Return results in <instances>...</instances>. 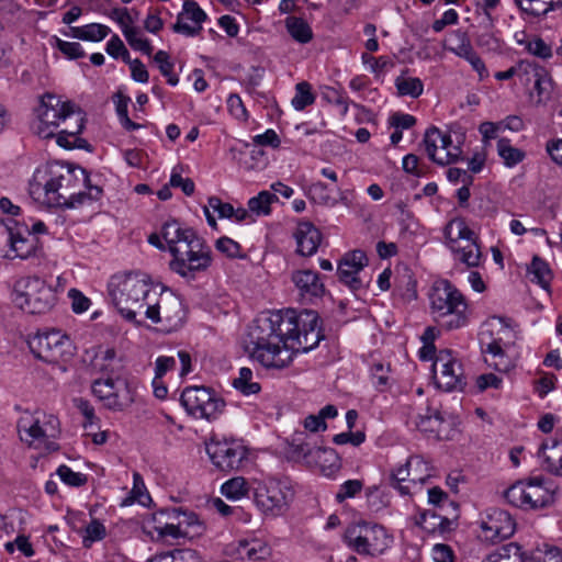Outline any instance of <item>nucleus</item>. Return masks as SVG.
<instances>
[{
    "mask_svg": "<svg viewBox=\"0 0 562 562\" xmlns=\"http://www.w3.org/2000/svg\"><path fill=\"white\" fill-rule=\"evenodd\" d=\"M29 194L44 207H76L99 200L102 189L89 183L83 169L49 162L35 169Z\"/></svg>",
    "mask_w": 562,
    "mask_h": 562,
    "instance_id": "2",
    "label": "nucleus"
},
{
    "mask_svg": "<svg viewBox=\"0 0 562 562\" xmlns=\"http://www.w3.org/2000/svg\"><path fill=\"white\" fill-rule=\"evenodd\" d=\"M183 317L182 303L170 292L159 291L156 286L154 293L149 295V305L146 308L144 319L150 322L165 323L170 327L180 325Z\"/></svg>",
    "mask_w": 562,
    "mask_h": 562,
    "instance_id": "19",
    "label": "nucleus"
},
{
    "mask_svg": "<svg viewBox=\"0 0 562 562\" xmlns=\"http://www.w3.org/2000/svg\"><path fill=\"white\" fill-rule=\"evenodd\" d=\"M56 474L63 483L71 487H80L88 481L86 474L72 471L68 465L61 464L57 468Z\"/></svg>",
    "mask_w": 562,
    "mask_h": 562,
    "instance_id": "54",
    "label": "nucleus"
},
{
    "mask_svg": "<svg viewBox=\"0 0 562 562\" xmlns=\"http://www.w3.org/2000/svg\"><path fill=\"white\" fill-rule=\"evenodd\" d=\"M105 52L114 59L121 58L123 61H130V52L117 34H113L108 41Z\"/></svg>",
    "mask_w": 562,
    "mask_h": 562,
    "instance_id": "56",
    "label": "nucleus"
},
{
    "mask_svg": "<svg viewBox=\"0 0 562 562\" xmlns=\"http://www.w3.org/2000/svg\"><path fill=\"white\" fill-rule=\"evenodd\" d=\"M485 362L488 367L494 368L498 372H507L513 368L512 359L506 355L501 340L494 339L483 348Z\"/></svg>",
    "mask_w": 562,
    "mask_h": 562,
    "instance_id": "28",
    "label": "nucleus"
},
{
    "mask_svg": "<svg viewBox=\"0 0 562 562\" xmlns=\"http://www.w3.org/2000/svg\"><path fill=\"white\" fill-rule=\"evenodd\" d=\"M526 276L531 282L538 284L544 290L550 288L553 277L549 263L539 256L532 257L531 262L527 266Z\"/></svg>",
    "mask_w": 562,
    "mask_h": 562,
    "instance_id": "33",
    "label": "nucleus"
},
{
    "mask_svg": "<svg viewBox=\"0 0 562 562\" xmlns=\"http://www.w3.org/2000/svg\"><path fill=\"white\" fill-rule=\"evenodd\" d=\"M105 536V526L100 520L92 519L83 530L82 544L85 548H90L94 542L104 539Z\"/></svg>",
    "mask_w": 562,
    "mask_h": 562,
    "instance_id": "51",
    "label": "nucleus"
},
{
    "mask_svg": "<svg viewBox=\"0 0 562 562\" xmlns=\"http://www.w3.org/2000/svg\"><path fill=\"white\" fill-rule=\"evenodd\" d=\"M9 250L4 254L8 259H27L35 255L38 247V238L32 235L27 228L9 231Z\"/></svg>",
    "mask_w": 562,
    "mask_h": 562,
    "instance_id": "24",
    "label": "nucleus"
},
{
    "mask_svg": "<svg viewBox=\"0 0 562 562\" xmlns=\"http://www.w3.org/2000/svg\"><path fill=\"white\" fill-rule=\"evenodd\" d=\"M173 517L178 522L180 536H182V538L193 539L194 537L200 536L204 530L203 524L193 512L173 509Z\"/></svg>",
    "mask_w": 562,
    "mask_h": 562,
    "instance_id": "31",
    "label": "nucleus"
},
{
    "mask_svg": "<svg viewBox=\"0 0 562 562\" xmlns=\"http://www.w3.org/2000/svg\"><path fill=\"white\" fill-rule=\"evenodd\" d=\"M181 404L186 412L196 419L215 420L224 412V400L212 389L189 386L181 394Z\"/></svg>",
    "mask_w": 562,
    "mask_h": 562,
    "instance_id": "13",
    "label": "nucleus"
},
{
    "mask_svg": "<svg viewBox=\"0 0 562 562\" xmlns=\"http://www.w3.org/2000/svg\"><path fill=\"white\" fill-rule=\"evenodd\" d=\"M233 386L244 395L257 394L260 391V384L254 381V373L249 368L239 369L238 376L234 379Z\"/></svg>",
    "mask_w": 562,
    "mask_h": 562,
    "instance_id": "44",
    "label": "nucleus"
},
{
    "mask_svg": "<svg viewBox=\"0 0 562 562\" xmlns=\"http://www.w3.org/2000/svg\"><path fill=\"white\" fill-rule=\"evenodd\" d=\"M368 265V258L362 250L347 252L338 263L337 273L340 282L356 291L362 288L359 273Z\"/></svg>",
    "mask_w": 562,
    "mask_h": 562,
    "instance_id": "22",
    "label": "nucleus"
},
{
    "mask_svg": "<svg viewBox=\"0 0 562 562\" xmlns=\"http://www.w3.org/2000/svg\"><path fill=\"white\" fill-rule=\"evenodd\" d=\"M68 296L71 300V308L75 313L81 314L89 310L91 301L86 295H83L79 290L70 289L68 292Z\"/></svg>",
    "mask_w": 562,
    "mask_h": 562,
    "instance_id": "62",
    "label": "nucleus"
},
{
    "mask_svg": "<svg viewBox=\"0 0 562 562\" xmlns=\"http://www.w3.org/2000/svg\"><path fill=\"white\" fill-rule=\"evenodd\" d=\"M75 406L85 417L83 427L86 429L92 428L98 424V417L95 416L93 406L89 403V401L85 398H75Z\"/></svg>",
    "mask_w": 562,
    "mask_h": 562,
    "instance_id": "58",
    "label": "nucleus"
},
{
    "mask_svg": "<svg viewBox=\"0 0 562 562\" xmlns=\"http://www.w3.org/2000/svg\"><path fill=\"white\" fill-rule=\"evenodd\" d=\"M113 18L120 25L123 35L126 34L130 30H134L137 26L134 25L135 20L126 8L116 9L113 11Z\"/></svg>",
    "mask_w": 562,
    "mask_h": 562,
    "instance_id": "63",
    "label": "nucleus"
},
{
    "mask_svg": "<svg viewBox=\"0 0 562 562\" xmlns=\"http://www.w3.org/2000/svg\"><path fill=\"white\" fill-rule=\"evenodd\" d=\"M432 373L437 387L446 392L462 391L465 385L462 364L449 349L438 352L432 363Z\"/></svg>",
    "mask_w": 562,
    "mask_h": 562,
    "instance_id": "18",
    "label": "nucleus"
},
{
    "mask_svg": "<svg viewBox=\"0 0 562 562\" xmlns=\"http://www.w3.org/2000/svg\"><path fill=\"white\" fill-rule=\"evenodd\" d=\"M206 20V13L195 1H186L182 11L178 14L172 29L176 33L186 36H195L202 30V23Z\"/></svg>",
    "mask_w": 562,
    "mask_h": 562,
    "instance_id": "23",
    "label": "nucleus"
},
{
    "mask_svg": "<svg viewBox=\"0 0 562 562\" xmlns=\"http://www.w3.org/2000/svg\"><path fill=\"white\" fill-rule=\"evenodd\" d=\"M221 492L226 498L232 501H238L248 494L249 485L244 477L236 476L226 481L222 485Z\"/></svg>",
    "mask_w": 562,
    "mask_h": 562,
    "instance_id": "47",
    "label": "nucleus"
},
{
    "mask_svg": "<svg viewBox=\"0 0 562 562\" xmlns=\"http://www.w3.org/2000/svg\"><path fill=\"white\" fill-rule=\"evenodd\" d=\"M319 94L325 102L337 105L342 115L348 113L350 101L342 90L324 85L319 87Z\"/></svg>",
    "mask_w": 562,
    "mask_h": 562,
    "instance_id": "43",
    "label": "nucleus"
},
{
    "mask_svg": "<svg viewBox=\"0 0 562 562\" xmlns=\"http://www.w3.org/2000/svg\"><path fill=\"white\" fill-rule=\"evenodd\" d=\"M236 553L241 560L260 561L271 554V548L259 539L240 540Z\"/></svg>",
    "mask_w": 562,
    "mask_h": 562,
    "instance_id": "29",
    "label": "nucleus"
},
{
    "mask_svg": "<svg viewBox=\"0 0 562 562\" xmlns=\"http://www.w3.org/2000/svg\"><path fill=\"white\" fill-rule=\"evenodd\" d=\"M296 252L304 257L313 256L322 241V234L311 222H300L293 233Z\"/></svg>",
    "mask_w": 562,
    "mask_h": 562,
    "instance_id": "25",
    "label": "nucleus"
},
{
    "mask_svg": "<svg viewBox=\"0 0 562 562\" xmlns=\"http://www.w3.org/2000/svg\"><path fill=\"white\" fill-rule=\"evenodd\" d=\"M124 34L126 42L128 45L137 52H140L144 55L150 56L153 53V46L147 37L144 36L143 32L139 27L134 30L126 31Z\"/></svg>",
    "mask_w": 562,
    "mask_h": 562,
    "instance_id": "52",
    "label": "nucleus"
},
{
    "mask_svg": "<svg viewBox=\"0 0 562 562\" xmlns=\"http://www.w3.org/2000/svg\"><path fill=\"white\" fill-rule=\"evenodd\" d=\"M363 66L374 75L375 78L382 77L385 72L394 67V61L389 56L374 57L369 53L361 54Z\"/></svg>",
    "mask_w": 562,
    "mask_h": 562,
    "instance_id": "40",
    "label": "nucleus"
},
{
    "mask_svg": "<svg viewBox=\"0 0 562 562\" xmlns=\"http://www.w3.org/2000/svg\"><path fill=\"white\" fill-rule=\"evenodd\" d=\"M483 562H522L521 548L510 542L490 553Z\"/></svg>",
    "mask_w": 562,
    "mask_h": 562,
    "instance_id": "39",
    "label": "nucleus"
},
{
    "mask_svg": "<svg viewBox=\"0 0 562 562\" xmlns=\"http://www.w3.org/2000/svg\"><path fill=\"white\" fill-rule=\"evenodd\" d=\"M535 78V90L537 91L538 101L542 102L550 97L551 78L541 68H532Z\"/></svg>",
    "mask_w": 562,
    "mask_h": 562,
    "instance_id": "55",
    "label": "nucleus"
},
{
    "mask_svg": "<svg viewBox=\"0 0 562 562\" xmlns=\"http://www.w3.org/2000/svg\"><path fill=\"white\" fill-rule=\"evenodd\" d=\"M291 451L297 458L315 462L322 467L325 475H330L339 468V460L334 449L317 445L315 436L306 431H295L291 440Z\"/></svg>",
    "mask_w": 562,
    "mask_h": 562,
    "instance_id": "16",
    "label": "nucleus"
},
{
    "mask_svg": "<svg viewBox=\"0 0 562 562\" xmlns=\"http://www.w3.org/2000/svg\"><path fill=\"white\" fill-rule=\"evenodd\" d=\"M415 425L422 432L435 436L436 438H443L445 420L441 414L434 409H427L425 415H418Z\"/></svg>",
    "mask_w": 562,
    "mask_h": 562,
    "instance_id": "34",
    "label": "nucleus"
},
{
    "mask_svg": "<svg viewBox=\"0 0 562 562\" xmlns=\"http://www.w3.org/2000/svg\"><path fill=\"white\" fill-rule=\"evenodd\" d=\"M446 245L453 255L454 260L469 268L481 265L482 252L476 234L469 227L465 220L456 217L449 221L443 231Z\"/></svg>",
    "mask_w": 562,
    "mask_h": 562,
    "instance_id": "10",
    "label": "nucleus"
},
{
    "mask_svg": "<svg viewBox=\"0 0 562 562\" xmlns=\"http://www.w3.org/2000/svg\"><path fill=\"white\" fill-rule=\"evenodd\" d=\"M92 367L103 373L113 374L121 368V359L113 348H100L94 356Z\"/></svg>",
    "mask_w": 562,
    "mask_h": 562,
    "instance_id": "35",
    "label": "nucleus"
},
{
    "mask_svg": "<svg viewBox=\"0 0 562 562\" xmlns=\"http://www.w3.org/2000/svg\"><path fill=\"white\" fill-rule=\"evenodd\" d=\"M111 33L108 25L101 23H89L81 26H72L69 33H64L77 40L86 42H101Z\"/></svg>",
    "mask_w": 562,
    "mask_h": 562,
    "instance_id": "32",
    "label": "nucleus"
},
{
    "mask_svg": "<svg viewBox=\"0 0 562 562\" xmlns=\"http://www.w3.org/2000/svg\"><path fill=\"white\" fill-rule=\"evenodd\" d=\"M555 492L547 485L543 479L535 477L528 481H518L505 492V498L515 507L524 509H538L554 502Z\"/></svg>",
    "mask_w": 562,
    "mask_h": 562,
    "instance_id": "12",
    "label": "nucleus"
},
{
    "mask_svg": "<svg viewBox=\"0 0 562 562\" xmlns=\"http://www.w3.org/2000/svg\"><path fill=\"white\" fill-rule=\"evenodd\" d=\"M151 502L150 495L146 488L144 480L138 472L133 473V487L128 496L122 502L123 506L138 503L143 506H147Z\"/></svg>",
    "mask_w": 562,
    "mask_h": 562,
    "instance_id": "38",
    "label": "nucleus"
},
{
    "mask_svg": "<svg viewBox=\"0 0 562 562\" xmlns=\"http://www.w3.org/2000/svg\"><path fill=\"white\" fill-rule=\"evenodd\" d=\"M291 279L300 295L305 300L321 297L325 293V285L316 271L297 270L292 273Z\"/></svg>",
    "mask_w": 562,
    "mask_h": 562,
    "instance_id": "26",
    "label": "nucleus"
},
{
    "mask_svg": "<svg viewBox=\"0 0 562 562\" xmlns=\"http://www.w3.org/2000/svg\"><path fill=\"white\" fill-rule=\"evenodd\" d=\"M496 150L504 166L507 168L516 167L526 157V153L514 147L510 140L506 137H502L497 140Z\"/></svg>",
    "mask_w": 562,
    "mask_h": 562,
    "instance_id": "36",
    "label": "nucleus"
},
{
    "mask_svg": "<svg viewBox=\"0 0 562 562\" xmlns=\"http://www.w3.org/2000/svg\"><path fill=\"white\" fill-rule=\"evenodd\" d=\"M346 544L360 555L378 557L393 544V536L379 524L359 521L347 527Z\"/></svg>",
    "mask_w": 562,
    "mask_h": 562,
    "instance_id": "9",
    "label": "nucleus"
},
{
    "mask_svg": "<svg viewBox=\"0 0 562 562\" xmlns=\"http://www.w3.org/2000/svg\"><path fill=\"white\" fill-rule=\"evenodd\" d=\"M49 43L68 59H79L86 55L83 47L78 42H67L57 36H52Z\"/></svg>",
    "mask_w": 562,
    "mask_h": 562,
    "instance_id": "50",
    "label": "nucleus"
},
{
    "mask_svg": "<svg viewBox=\"0 0 562 562\" xmlns=\"http://www.w3.org/2000/svg\"><path fill=\"white\" fill-rule=\"evenodd\" d=\"M250 357L267 369H284L299 352H308L323 338L315 311L286 310L261 315L249 331Z\"/></svg>",
    "mask_w": 562,
    "mask_h": 562,
    "instance_id": "1",
    "label": "nucleus"
},
{
    "mask_svg": "<svg viewBox=\"0 0 562 562\" xmlns=\"http://www.w3.org/2000/svg\"><path fill=\"white\" fill-rule=\"evenodd\" d=\"M293 496V488L288 481L269 477L258 483L255 503L262 513L278 516L288 508Z\"/></svg>",
    "mask_w": 562,
    "mask_h": 562,
    "instance_id": "14",
    "label": "nucleus"
},
{
    "mask_svg": "<svg viewBox=\"0 0 562 562\" xmlns=\"http://www.w3.org/2000/svg\"><path fill=\"white\" fill-rule=\"evenodd\" d=\"M424 144L428 157L441 166L457 161L462 154L461 147L452 142L451 135L435 126L426 131Z\"/></svg>",
    "mask_w": 562,
    "mask_h": 562,
    "instance_id": "20",
    "label": "nucleus"
},
{
    "mask_svg": "<svg viewBox=\"0 0 562 562\" xmlns=\"http://www.w3.org/2000/svg\"><path fill=\"white\" fill-rule=\"evenodd\" d=\"M285 27L291 37L301 44H306L313 38V31L308 23L299 16H288Z\"/></svg>",
    "mask_w": 562,
    "mask_h": 562,
    "instance_id": "37",
    "label": "nucleus"
},
{
    "mask_svg": "<svg viewBox=\"0 0 562 562\" xmlns=\"http://www.w3.org/2000/svg\"><path fill=\"white\" fill-rule=\"evenodd\" d=\"M411 473L408 462L401 464L393 469L391 473V485L396 488L402 495H408L414 486L411 484Z\"/></svg>",
    "mask_w": 562,
    "mask_h": 562,
    "instance_id": "42",
    "label": "nucleus"
},
{
    "mask_svg": "<svg viewBox=\"0 0 562 562\" xmlns=\"http://www.w3.org/2000/svg\"><path fill=\"white\" fill-rule=\"evenodd\" d=\"M278 201V196L270 191H261L249 199L248 209L252 215L266 216L270 214L271 204Z\"/></svg>",
    "mask_w": 562,
    "mask_h": 562,
    "instance_id": "41",
    "label": "nucleus"
},
{
    "mask_svg": "<svg viewBox=\"0 0 562 562\" xmlns=\"http://www.w3.org/2000/svg\"><path fill=\"white\" fill-rule=\"evenodd\" d=\"M395 87L400 95L418 98L424 91V83L417 77L400 76L395 79Z\"/></svg>",
    "mask_w": 562,
    "mask_h": 562,
    "instance_id": "48",
    "label": "nucleus"
},
{
    "mask_svg": "<svg viewBox=\"0 0 562 562\" xmlns=\"http://www.w3.org/2000/svg\"><path fill=\"white\" fill-rule=\"evenodd\" d=\"M85 127L82 112L69 100L45 93L36 108L34 133L41 138L56 136V143L66 149L85 148L87 142L80 134Z\"/></svg>",
    "mask_w": 562,
    "mask_h": 562,
    "instance_id": "3",
    "label": "nucleus"
},
{
    "mask_svg": "<svg viewBox=\"0 0 562 562\" xmlns=\"http://www.w3.org/2000/svg\"><path fill=\"white\" fill-rule=\"evenodd\" d=\"M542 468L555 475L562 476V442L555 439L544 441L538 451Z\"/></svg>",
    "mask_w": 562,
    "mask_h": 562,
    "instance_id": "27",
    "label": "nucleus"
},
{
    "mask_svg": "<svg viewBox=\"0 0 562 562\" xmlns=\"http://www.w3.org/2000/svg\"><path fill=\"white\" fill-rule=\"evenodd\" d=\"M159 235H150L149 244L159 249H168L172 256L170 269L183 278H194L198 272L205 271L212 263L211 248L190 228H182L176 222H167Z\"/></svg>",
    "mask_w": 562,
    "mask_h": 562,
    "instance_id": "4",
    "label": "nucleus"
},
{
    "mask_svg": "<svg viewBox=\"0 0 562 562\" xmlns=\"http://www.w3.org/2000/svg\"><path fill=\"white\" fill-rule=\"evenodd\" d=\"M209 205L213 213H217L221 218H233L234 206L229 203L223 202L217 196H211L209 199Z\"/></svg>",
    "mask_w": 562,
    "mask_h": 562,
    "instance_id": "64",
    "label": "nucleus"
},
{
    "mask_svg": "<svg viewBox=\"0 0 562 562\" xmlns=\"http://www.w3.org/2000/svg\"><path fill=\"white\" fill-rule=\"evenodd\" d=\"M92 394L102 405L111 411H124L134 402V391L122 378H106L93 381Z\"/></svg>",
    "mask_w": 562,
    "mask_h": 562,
    "instance_id": "17",
    "label": "nucleus"
},
{
    "mask_svg": "<svg viewBox=\"0 0 562 562\" xmlns=\"http://www.w3.org/2000/svg\"><path fill=\"white\" fill-rule=\"evenodd\" d=\"M315 102V95L308 82L302 81L295 86V95L291 103L296 111H302Z\"/></svg>",
    "mask_w": 562,
    "mask_h": 562,
    "instance_id": "49",
    "label": "nucleus"
},
{
    "mask_svg": "<svg viewBox=\"0 0 562 562\" xmlns=\"http://www.w3.org/2000/svg\"><path fill=\"white\" fill-rule=\"evenodd\" d=\"M216 249L229 258L240 257V245L228 237H221L216 240Z\"/></svg>",
    "mask_w": 562,
    "mask_h": 562,
    "instance_id": "61",
    "label": "nucleus"
},
{
    "mask_svg": "<svg viewBox=\"0 0 562 562\" xmlns=\"http://www.w3.org/2000/svg\"><path fill=\"white\" fill-rule=\"evenodd\" d=\"M21 441L29 447L50 452L58 449L59 420L52 414L43 412H22L16 424Z\"/></svg>",
    "mask_w": 562,
    "mask_h": 562,
    "instance_id": "7",
    "label": "nucleus"
},
{
    "mask_svg": "<svg viewBox=\"0 0 562 562\" xmlns=\"http://www.w3.org/2000/svg\"><path fill=\"white\" fill-rule=\"evenodd\" d=\"M169 183L171 187L181 188L186 195H191L194 192V182L190 178L181 176V167L179 166L172 169Z\"/></svg>",
    "mask_w": 562,
    "mask_h": 562,
    "instance_id": "59",
    "label": "nucleus"
},
{
    "mask_svg": "<svg viewBox=\"0 0 562 562\" xmlns=\"http://www.w3.org/2000/svg\"><path fill=\"white\" fill-rule=\"evenodd\" d=\"M432 319L447 330L468 326L471 308L465 296L448 280L436 281L428 294Z\"/></svg>",
    "mask_w": 562,
    "mask_h": 562,
    "instance_id": "6",
    "label": "nucleus"
},
{
    "mask_svg": "<svg viewBox=\"0 0 562 562\" xmlns=\"http://www.w3.org/2000/svg\"><path fill=\"white\" fill-rule=\"evenodd\" d=\"M155 63L164 77L167 78V82L170 86H177L179 78L173 74V64L170 61L169 55L165 50H158L154 56Z\"/></svg>",
    "mask_w": 562,
    "mask_h": 562,
    "instance_id": "53",
    "label": "nucleus"
},
{
    "mask_svg": "<svg viewBox=\"0 0 562 562\" xmlns=\"http://www.w3.org/2000/svg\"><path fill=\"white\" fill-rule=\"evenodd\" d=\"M32 352L46 362L66 361L74 355L70 338L57 329L38 331L29 340Z\"/></svg>",
    "mask_w": 562,
    "mask_h": 562,
    "instance_id": "15",
    "label": "nucleus"
},
{
    "mask_svg": "<svg viewBox=\"0 0 562 562\" xmlns=\"http://www.w3.org/2000/svg\"><path fill=\"white\" fill-rule=\"evenodd\" d=\"M11 301L30 314H42L49 311L56 301L54 290L41 278L26 276L16 279L11 290Z\"/></svg>",
    "mask_w": 562,
    "mask_h": 562,
    "instance_id": "8",
    "label": "nucleus"
},
{
    "mask_svg": "<svg viewBox=\"0 0 562 562\" xmlns=\"http://www.w3.org/2000/svg\"><path fill=\"white\" fill-rule=\"evenodd\" d=\"M480 537L490 542H496L512 537L515 532L516 524L512 516L499 508L486 510L482 517Z\"/></svg>",
    "mask_w": 562,
    "mask_h": 562,
    "instance_id": "21",
    "label": "nucleus"
},
{
    "mask_svg": "<svg viewBox=\"0 0 562 562\" xmlns=\"http://www.w3.org/2000/svg\"><path fill=\"white\" fill-rule=\"evenodd\" d=\"M409 473H411V484L416 487L417 485H422L426 482V480L430 476V469L428 463L418 456H413L407 459Z\"/></svg>",
    "mask_w": 562,
    "mask_h": 562,
    "instance_id": "45",
    "label": "nucleus"
},
{
    "mask_svg": "<svg viewBox=\"0 0 562 562\" xmlns=\"http://www.w3.org/2000/svg\"><path fill=\"white\" fill-rule=\"evenodd\" d=\"M153 520V532L157 535L158 539L182 538V536H180L178 522L173 517V509L166 513L161 512L158 515H154Z\"/></svg>",
    "mask_w": 562,
    "mask_h": 562,
    "instance_id": "30",
    "label": "nucleus"
},
{
    "mask_svg": "<svg viewBox=\"0 0 562 562\" xmlns=\"http://www.w3.org/2000/svg\"><path fill=\"white\" fill-rule=\"evenodd\" d=\"M205 451L214 468L223 472L238 471L247 461L248 449L240 439L213 434Z\"/></svg>",
    "mask_w": 562,
    "mask_h": 562,
    "instance_id": "11",
    "label": "nucleus"
},
{
    "mask_svg": "<svg viewBox=\"0 0 562 562\" xmlns=\"http://www.w3.org/2000/svg\"><path fill=\"white\" fill-rule=\"evenodd\" d=\"M448 524L449 520L435 510H426L417 518V525L427 532H442L446 530Z\"/></svg>",
    "mask_w": 562,
    "mask_h": 562,
    "instance_id": "46",
    "label": "nucleus"
},
{
    "mask_svg": "<svg viewBox=\"0 0 562 562\" xmlns=\"http://www.w3.org/2000/svg\"><path fill=\"white\" fill-rule=\"evenodd\" d=\"M149 277L142 272L113 276L108 284L112 304L123 318L140 324L149 305V295L154 293Z\"/></svg>",
    "mask_w": 562,
    "mask_h": 562,
    "instance_id": "5",
    "label": "nucleus"
},
{
    "mask_svg": "<svg viewBox=\"0 0 562 562\" xmlns=\"http://www.w3.org/2000/svg\"><path fill=\"white\" fill-rule=\"evenodd\" d=\"M310 194L316 202L323 205L335 206L338 203V200L328 194L327 186L321 181L312 183Z\"/></svg>",
    "mask_w": 562,
    "mask_h": 562,
    "instance_id": "57",
    "label": "nucleus"
},
{
    "mask_svg": "<svg viewBox=\"0 0 562 562\" xmlns=\"http://www.w3.org/2000/svg\"><path fill=\"white\" fill-rule=\"evenodd\" d=\"M362 482L359 480H348L340 485L336 499L341 503L347 498L355 497L362 490Z\"/></svg>",
    "mask_w": 562,
    "mask_h": 562,
    "instance_id": "60",
    "label": "nucleus"
}]
</instances>
